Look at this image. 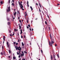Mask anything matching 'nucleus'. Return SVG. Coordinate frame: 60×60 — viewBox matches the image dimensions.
I'll return each instance as SVG.
<instances>
[{"instance_id": "nucleus-1", "label": "nucleus", "mask_w": 60, "mask_h": 60, "mask_svg": "<svg viewBox=\"0 0 60 60\" xmlns=\"http://www.w3.org/2000/svg\"><path fill=\"white\" fill-rule=\"evenodd\" d=\"M50 37L51 40V42H50V41H49V45L50 47L51 46L52 47V44L54 43V38L52 37H52L51 36V34H50Z\"/></svg>"}, {"instance_id": "nucleus-2", "label": "nucleus", "mask_w": 60, "mask_h": 60, "mask_svg": "<svg viewBox=\"0 0 60 60\" xmlns=\"http://www.w3.org/2000/svg\"><path fill=\"white\" fill-rule=\"evenodd\" d=\"M21 7H20L21 9H22V10L23 11V10H24V9L23 8V6L22 5V4H21Z\"/></svg>"}, {"instance_id": "nucleus-3", "label": "nucleus", "mask_w": 60, "mask_h": 60, "mask_svg": "<svg viewBox=\"0 0 60 60\" xmlns=\"http://www.w3.org/2000/svg\"><path fill=\"white\" fill-rule=\"evenodd\" d=\"M20 46H19V47H17V46H16V50H17V49H20Z\"/></svg>"}, {"instance_id": "nucleus-4", "label": "nucleus", "mask_w": 60, "mask_h": 60, "mask_svg": "<svg viewBox=\"0 0 60 60\" xmlns=\"http://www.w3.org/2000/svg\"><path fill=\"white\" fill-rule=\"evenodd\" d=\"M5 37L4 36V38H3V39L4 40V41L3 42V43H4V41H5Z\"/></svg>"}, {"instance_id": "nucleus-5", "label": "nucleus", "mask_w": 60, "mask_h": 60, "mask_svg": "<svg viewBox=\"0 0 60 60\" xmlns=\"http://www.w3.org/2000/svg\"><path fill=\"white\" fill-rule=\"evenodd\" d=\"M17 14V12H16V11H15V13H14V15L15 16V15H16V14Z\"/></svg>"}, {"instance_id": "nucleus-6", "label": "nucleus", "mask_w": 60, "mask_h": 60, "mask_svg": "<svg viewBox=\"0 0 60 60\" xmlns=\"http://www.w3.org/2000/svg\"><path fill=\"white\" fill-rule=\"evenodd\" d=\"M53 57L54 59H55V58L56 57V55L55 54H54L53 55Z\"/></svg>"}, {"instance_id": "nucleus-7", "label": "nucleus", "mask_w": 60, "mask_h": 60, "mask_svg": "<svg viewBox=\"0 0 60 60\" xmlns=\"http://www.w3.org/2000/svg\"><path fill=\"white\" fill-rule=\"evenodd\" d=\"M11 11L10 10V9H7V12H8V11Z\"/></svg>"}, {"instance_id": "nucleus-8", "label": "nucleus", "mask_w": 60, "mask_h": 60, "mask_svg": "<svg viewBox=\"0 0 60 60\" xmlns=\"http://www.w3.org/2000/svg\"><path fill=\"white\" fill-rule=\"evenodd\" d=\"M24 55V54H21V57H22V56H23Z\"/></svg>"}, {"instance_id": "nucleus-9", "label": "nucleus", "mask_w": 60, "mask_h": 60, "mask_svg": "<svg viewBox=\"0 0 60 60\" xmlns=\"http://www.w3.org/2000/svg\"><path fill=\"white\" fill-rule=\"evenodd\" d=\"M19 15H20V14L19 13V11H17V15H18V14Z\"/></svg>"}, {"instance_id": "nucleus-10", "label": "nucleus", "mask_w": 60, "mask_h": 60, "mask_svg": "<svg viewBox=\"0 0 60 60\" xmlns=\"http://www.w3.org/2000/svg\"><path fill=\"white\" fill-rule=\"evenodd\" d=\"M30 8L31 9V10L32 11H33V8H32V6H30Z\"/></svg>"}, {"instance_id": "nucleus-11", "label": "nucleus", "mask_w": 60, "mask_h": 60, "mask_svg": "<svg viewBox=\"0 0 60 60\" xmlns=\"http://www.w3.org/2000/svg\"><path fill=\"white\" fill-rule=\"evenodd\" d=\"M10 24H11L10 22H8V26H10Z\"/></svg>"}, {"instance_id": "nucleus-12", "label": "nucleus", "mask_w": 60, "mask_h": 60, "mask_svg": "<svg viewBox=\"0 0 60 60\" xmlns=\"http://www.w3.org/2000/svg\"><path fill=\"white\" fill-rule=\"evenodd\" d=\"M22 46H23L24 45V44H23V42H22Z\"/></svg>"}, {"instance_id": "nucleus-13", "label": "nucleus", "mask_w": 60, "mask_h": 60, "mask_svg": "<svg viewBox=\"0 0 60 60\" xmlns=\"http://www.w3.org/2000/svg\"><path fill=\"white\" fill-rule=\"evenodd\" d=\"M19 4L20 5V7H21V6H20V5H21V4L20 3V2H19Z\"/></svg>"}, {"instance_id": "nucleus-14", "label": "nucleus", "mask_w": 60, "mask_h": 60, "mask_svg": "<svg viewBox=\"0 0 60 60\" xmlns=\"http://www.w3.org/2000/svg\"><path fill=\"white\" fill-rule=\"evenodd\" d=\"M23 33V32H22V30H21V33H20V34H22Z\"/></svg>"}, {"instance_id": "nucleus-15", "label": "nucleus", "mask_w": 60, "mask_h": 60, "mask_svg": "<svg viewBox=\"0 0 60 60\" xmlns=\"http://www.w3.org/2000/svg\"><path fill=\"white\" fill-rule=\"evenodd\" d=\"M16 44V42H13V45H15Z\"/></svg>"}, {"instance_id": "nucleus-16", "label": "nucleus", "mask_w": 60, "mask_h": 60, "mask_svg": "<svg viewBox=\"0 0 60 60\" xmlns=\"http://www.w3.org/2000/svg\"><path fill=\"white\" fill-rule=\"evenodd\" d=\"M16 59V58H15V57L13 56V59Z\"/></svg>"}, {"instance_id": "nucleus-17", "label": "nucleus", "mask_w": 60, "mask_h": 60, "mask_svg": "<svg viewBox=\"0 0 60 60\" xmlns=\"http://www.w3.org/2000/svg\"><path fill=\"white\" fill-rule=\"evenodd\" d=\"M24 54H25V53H26V54H27V52H26V51H24Z\"/></svg>"}, {"instance_id": "nucleus-18", "label": "nucleus", "mask_w": 60, "mask_h": 60, "mask_svg": "<svg viewBox=\"0 0 60 60\" xmlns=\"http://www.w3.org/2000/svg\"><path fill=\"white\" fill-rule=\"evenodd\" d=\"M12 5H13V6H14V4L13 3L11 4Z\"/></svg>"}, {"instance_id": "nucleus-19", "label": "nucleus", "mask_w": 60, "mask_h": 60, "mask_svg": "<svg viewBox=\"0 0 60 60\" xmlns=\"http://www.w3.org/2000/svg\"><path fill=\"white\" fill-rule=\"evenodd\" d=\"M39 5H40V7L41 8V4H40V3H39Z\"/></svg>"}, {"instance_id": "nucleus-20", "label": "nucleus", "mask_w": 60, "mask_h": 60, "mask_svg": "<svg viewBox=\"0 0 60 60\" xmlns=\"http://www.w3.org/2000/svg\"><path fill=\"white\" fill-rule=\"evenodd\" d=\"M57 56L58 58H59V54H57Z\"/></svg>"}, {"instance_id": "nucleus-21", "label": "nucleus", "mask_w": 60, "mask_h": 60, "mask_svg": "<svg viewBox=\"0 0 60 60\" xmlns=\"http://www.w3.org/2000/svg\"><path fill=\"white\" fill-rule=\"evenodd\" d=\"M51 59L52 60V59H53V57H52V56L51 55Z\"/></svg>"}, {"instance_id": "nucleus-22", "label": "nucleus", "mask_w": 60, "mask_h": 60, "mask_svg": "<svg viewBox=\"0 0 60 60\" xmlns=\"http://www.w3.org/2000/svg\"><path fill=\"white\" fill-rule=\"evenodd\" d=\"M8 9L9 10H10V7H9L8 8Z\"/></svg>"}, {"instance_id": "nucleus-23", "label": "nucleus", "mask_w": 60, "mask_h": 60, "mask_svg": "<svg viewBox=\"0 0 60 60\" xmlns=\"http://www.w3.org/2000/svg\"><path fill=\"white\" fill-rule=\"evenodd\" d=\"M2 49H4V45L2 46Z\"/></svg>"}, {"instance_id": "nucleus-24", "label": "nucleus", "mask_w": 60, "mask_h": 60, "mask_svg": "<svg viewBox=\"0 0 60 60\" xmlns=\"http://www.w3.org/2000/svg\"><path fill=\"white\" fill-rule=\"evenodd\" d=\"M7 45H9V43H8V42H7Z\"/></svg>"}, {"instance_id": "nucleus-25", "label": "nucleus", "mask_w": 60, "mask_h": 60, "mask_svg": "<svg viewBox=\"0 0 60 60\" xmlns=\"http://www.w3.org/2000/svg\"><path fill=\"white\" fill-rule=\"evenodd\" d=\"M45 23L46 25H47V22L46 21H45Z\"/></svg>"}, {"instance_id": "nucleus-26", "label": "nucleus", "mask_w": 60, "mask_h": 60, "mask_svg": "<svg viewBox=\"0 0 60 60\" xmlns=\"http://www.w3.org/2000/svg\"><path fill=\"white\" fill-rule=\"evenodd\" d=\"M19 26V29H21V26Z\"/></svg>"}, {"instance_id": "nucleus-27", "label": "nucleus", "mask_w": 60, "mask_h": 60, "mask_svg": "<svg viewBox=\"0 0 60 60\" xmlns=\"http://www.w3.org/2000/svg\"><path fill=\"white\" fill-rule=\"evenodd\" d=\"M41 51L42 53L43 52V51H42V49H41Z\"/></svg>"}, {"instance_id": "nucleus-28", "label": "nucleus", "mask_w": 60, "mask_h": 60, "mask_svg": "<svg viewBox=\"0 0 60 60\" xmlns=\"http://www.w3.org/2000/svg\"><path fill=\"white\" fill-rule=\"evenodd\" d=\"M10 0H8V3L9 4H10Z\"/></svg>"}, {"instance_id": "nucleus-29", "label": "nucleus", "mask_w": 60, "mask_h": 60, "mask_svg": "<svg viewBox=\"0 0 60 60\" xmlns=\"http://www.w3.org/2000/svg\"><path fill=\"white\" fill-rule=\"evenodd\" d=\"M9 18H8V19H7V20H8V21H9Z\"/></svg>"}, {"instance_id": "nucleus-30", "label": "nucleus", "mask_w": 60, "mask_h": 60, "mask_svg": "<svg viewBox=\"0 0 60 60\" xmlns=\"http://www.w3.org/2000/svg\"><path fill=\"white\" fill-rule=\"evenodd\" d=\"M21 49L20 48V49H18V50H21Z\"/></svg>"}, {"instance_id": "nucleus-31", "label": "nucleus", "mask_w": 60, "mask_h": 60, "mask_svg": "<svg viewBox=\"0 0 60 60\" xmlns=\"http://www.w3.org/2000/svg\"><path fill=\"white\" fill-rule=\"evenodd\" d=\"M39 10L40 12H41V9H40V8H39Z\"/></svg>"}, {"instance_id": "nucleus-32", "label": "nucleus", "mask_w": 60, "mask_h": 60, "mask_svg": "<svg viewBox=\"0 0 60 60\" xmlns=\"http://www.w3.org/2000/svg\"><path fill=\"white\" fill-rule=\"evenodd\" d=\"M0 3L1 4H3V2H2V1H1L0 2Z\"/></svg>"}, {"instance_id": "nucleus-33", "label": "nucleus", "mask_w": 60, "mask_h": 60, "mask_svg": "<svg viewBox=\"0 0 60 60\" xmlns=\"http://www.w3.org/2000/svg\"><path fill=\"white\" fill-rule=\"evenodd\" d=\"M9 53H10V54L11 53V51L10 50H9Z\"/></svg>"}, {"instance_id": "nucleus-34", "label": "nucleus", "mask_w": 60, "mask_h": 60, "mask_svg": "<svg viewBox=\"0 0 60 60\" xmlns=\"http://www.w3.org/2000/svg\"><path fill=\"white\" fill-rule=\"evenodd\" d=\"M25 15V19H26V15Z\"/></svg>"}, {"instance_id": "nucleus-35", "label": "nucleus", "mask_w": 60, "mask_h": 60, "mask_svg": "<svg viewBox=\"0 0 60 60\" xmlns=\"http://www.w3.org/2000/svg\"><path fill=\"white\" fill-rule=\"evenodd\" d=\"M28 26L29 27H30V25H28Z\"/></svg>"}, {"instance_id": "nucleus-36", "label": "nucleus", "mask_w": 60, "mask_h": 60, "mask_svg": "<svg viewBox=\"0 0 60 60\" xmlns=\"http://www.w3.org/2000/svg\"><path fill=\"white\" fill-rule=\"evenodd\" d=\"M0 54L2 55V56H3V53H2V52H1L0 53Z\"/></svg>"}, {"instance_id": "nucleus-37", "label": "nucleus", "mask_w": 60, "mask_h": 60, "mask_svg": "<svg viewBox=\"0 0 60 60\" xmlns=\"http://www.w3.org/2000/svg\"><path fill=\"white\" fill-rule=\"evenodd\" d=\"M17 55H19V52H17Z\"/></svg>"}, {"instance_id": "nucleus-38", "label": "nucleus", "mask_w": 60, "mask_h": 60, "mask_svg": "<svg viewBox=\"0 0 60 60\" xmlns=\"http://www.w3.org/2000/svg\"><path fill=\"white\" fill-rule=\"evenodd\" d=\"M4 55H5V52H4Z\"/></svg>"}, {"instance_id": "nucleus-39", "label": "nucleus", "mask_w": 60, "mask_h": 60, "mask_svg": "<svg viewBox=\"0 0 60 60\" xmlns=\"http://www.w3.org/2000/svg\"><path fill=\"white\" fill-rule=\"evenodd\" d=\"M42 13L43 15H44V13L43 12V11H42Z\"/></svg>"}, {"instance_id": "nucleus-40", "label": "nucleus", "mask_w": 60, "mask_h": 60, "mask_svg": "<svg viewBox=\"0 0 60 60\" xmlns=\"http://www.w3.org/2000/svg\"><path fill=\"white\" fill-rule=\"evenodd\" d=\"M19 22H20V23H21V20H19Z\"/></svg>"}, {"instance_id": "nucleus-41", "label": "nucleus", "mask_w": 60, "mask_h": 60, "mask_svg": "<svg viewBox=\"0 0 60 60\" xmlns=\"http://www.w3.org/2000/svg\"><path fill=\"white\" fill-rule=\"evenodd\" d=\"M8 48H9V45H8Z\"/></svg>"}, {"instance_id": "nucleus-42", "label": "nucleus", "mask_w": 60, "mask_h": 60, "mask_svg": "<svg viewBox=\"0 0 60 60\" xmlns=\"http://www.w3.org/2000/svg\"><path fill=\"white\" fill-rule=\"evenodd\" d=\"M19 58H20V55H19Z\"/></svg>"}, {"instance_id": "nucleus-43", "label": "nucleus", "mask_w": 60, "mask_h": 60, "mask_svg": "<svg viewBox=\"0 0 60 60\" xmlns=\"http://www.w3.org/2000/svg\"><path fill=\"white\" fill-rule=\"evenodd\" d=\"M28 20H27V23H28Z\"/></svg>"}, {"instance_id": "nucleus-44", "label": "nucleus", "mask_w": 60, "mask_h": 60, "mask_svg": "<svg viewBox=\"0 0 60 60\" xmlns=\"http://www.w3.org/2000/svg\"><path fill=\"white\" fill-rule=\"evenodd\" d=\"M27 5L28 6V7H29V5L28 4H27Z\"/></svg>"}, {"instance_id": "nucleus-45", "label": "nucleus", "mask_w": 60, "mask_h": 60, "mask_svg": "<svg viewBox=\"0 0 60 60\" xmlns=\"http://www.w3.org/2000/svg\"><path fill=\"white\" fill-rule=\"evenodd\" d=\"M14 1H15L14 0H12V1L13 3H14Z\"/></svg>"}, {"instance_id": "nucleus-46", "label": "nucleus", "mask_w": 60, "mask_h": 60, "mask_svg": "<svg viewBox=\"0 0 60 60\" xmlns=\"http://www.w3.org/2000/svg\"><path fill=\"white\" fill-rule=\"evenodd\" d=\"M27 28L28 29V28H29V27H28V26H27Z\"/></svg>"}, {"instance_id": "nucleus-47", "label": "nucleus", "mask_w": 60, "mask_h": 60, "mask_svg": "<svg viewBox=\"0 0 60 60\" xmlns=\"http://www.w3.org/2000/svg\"><path fill=\"white\" fill-rule=\"evenodd\" d=\"M18 43H16V45H18Z\"/></svg>"}, {"instance_id": "nucleus-48", "label": "nucleus", "mask_w": 60, "mask_h": 60, "mask_svg": "<svg viewBox=\"0 0 60 60\" xmlns=\"http://www.w3.org/2000/svg\"><path fill=\"white\" fill-rule=\"evenodd\" d=\"M21 38H23V36H22V35H21Z\"/></svg>"}, {"instance_id": "nucleus-49", "label": "nucleus", "mask_w": 60, "mask_h": 60, "mask_svg": "<svg viewBox=\"0 0 60 60\" xmlns=\"http://www.w3.org/2000/svg\"><path fill=\"white\" fill-rule=\"evenodd\" d=\"M19 40L18 39V42H19Z\"/></svg>"}, {"instance_id": "nucleus-50", "label": "nucleus", "mask_w": 60, "mask_h": 60, "mask_svg": "<svg viewBox=\"0 0 60 60\" xmlns=\"http://www.w3.org/2000/svg\"><path fill=\"white\" fill-rule=\"evenodd\" d=\"M49 30H50V27H49Z\"/></svg>"}, {"instance_id": "nucleus-51", "label": "nucleus", "mask_w": 60, "mask_h": 60, "mask_svg": "<svg viewBox=\"0 0 60 60\" xmlns=\"http://www.w3.org/2000/svg\"><path fill=\"white\" fill-rule=\"evenodd\" d=\"M16 29H14V31H16Z\"/></svg>"}, {"instance_id": "nucleus-52", "label": "nucleus", "mask_w": 60, "mask_h": 60, "mask_svg": "<svg viewBox=\"0 0 60 60\" xmlns=\"http://www.w3.org/2000/svg\"><path fill=\"white\" fill-rule=\"evenodd\" d=\"M22 60H25V58H24V59H22Z\"/></svg>"}, {"instance_id": "nucleus-53", "label": "nucleus", "mask_w": 60, "mask_h": 60, "mask_svg": "<svg viewBox=\"0 0 60 60\" xmlns=\"http://www.w3.org/2000/svg\"><path fill=\"white\" fill-rule=\"evenodd\" d=\"M20 3H21L20 4H22V1H21Z\"/></svg>"}, {"instance_id": "nucleus-54", "label": "nucleus", "mask_w": 60, "mask_h": 60, "mask_svg": "<svg viewBox=\"0 0 60 60\" xmlns=\"http://www.w3.org/2000/svg\"><path fill=\"white\" fill-rule=\"evenodd\" d=\"M55 46H57V45L56 44H55Z\"/></svg>"}, {"instance_id": "nucleus-55", "label": "nucleus", "mask_w": 60, "mask_h": 60, "mask_svg": "<svg viewBox=\"0 0 60 60\" xmlns=\"http://www.w3.org/2000/svg\"><path fill=\"white\" fill-rule=\"evenodd\" d=\"M8 57L9 58H11V57L10 56H9Z\"/></svg>"}, {"instance_id": "nucleus-56", "label": "nucleus", "mask_w": 60, "mask_h": 60, "mask_svg": "<svg viewBox=\"0 0 60 60\" xmlns=\"http://www.w3.org/2000/svg\"><path fill=\"white\" fill-rule=\"evenodd\" d=\"M30 31H32V30H31V28H30Z\"/></svg>"}, {"instance_id": "nucleus-57", "label": "nucleus", "mask_w": 60, "mask_h": 60, "mask_svg": "<svg viewBox=\"0 0 60 60\" xmlns=\"http://www.w3.org/2000/svg\"><path fill=\"white\" fill-rule=\"evenodd\" d=\"M22 52V54H24V52H23V51Z\"/></svg>"}, {"instance_id": "nucleus-58", "label": "nucleus", "mask_w": 60, "mask_h": 60, "mask_svg": "<svg viewBox=\"0 0 60 60\" xmlns=\"http://www.w3.org/2000/svg\"><path fill=\"white\" fill-rule=\"evenodd\" d=\"M47 17H48V18H49V15H47Z\"/></svg>"}, {"instance_id": "nucleus-59", "label": "nucleus", "mask_w": 60, "mask_h": 60, "mask_svg": "<svg viewBox=\"0 0 60 60\" xmlns=\"http://www.w3.org/2000/svg\"><path fill=\"white\" fill-rule=\"evenodd\" d=\"M19 26H20V24H19Z\"/></svg>"}, {"instance_id": "nucleus-60", "label": "nucleus", "mask_w": 60, "mask_h": 60, "mask_svg": "<svg viewBox=\"0 0 60 60\" xmlns=\"http://www.w3.org/2000/svg\"><path fill=\"white\" fill-rule=\"evenodd\" d=\"M10 36H12V35H11V34H10Z\"/></svg>"}, {"instance_id": "nucleus-61", "label": "nucleus", "mask_w": 60, "mask_h": 60, "mask_svg": "<svg viewBox=\"0 0 60 60\" xmlns=\"http://www.w3.org/2000/svg\"><path fill=\"white\" fill-rule=\"evenodd\" d=\"M27 4H28V1H27Z\"/></svg>"}, {"instance_id": "nucleus-62", "label": "nucleus", "mask_w": 60, "mask_h": 60, "mask_svg": "<svg viewBox=\"0 0 60 60\" xmlns=\"http://www.w3.org/2000/svg\"><path fill=\"white\" fill-rule=\"evenodd\" d=\"M9 33H11V31L10 30H9Z\"/></svg>"}, {"instance_id": "nucleus-63", "label": "nucleus", "mask_w": 60, "mask_h": 60, "mask_svg": "<svg viewBox=\"0 0 60 60\" xmlns=\"http://www.w3.org/2000/svg\"><path fill=\"white\" fill-rule=\"evenodd\" d=\"M36 4L37 5H38V4L37 3H36Z\"/></svg>"}, {"instance_id": "nucleus-64", "label": "nucleus", "mask_w": 60, "mask_h": 60, "mask_svg": "<svg viewBox=\"0 0 60 60\" xmlns=\"http://www.w3.org/2000/svg\"><path fill=\"white\" fill-rule=\"evenodd\" d=\"M32 31H33L34 29H33V28H32Z\"/></svg>"}]
</instances>
